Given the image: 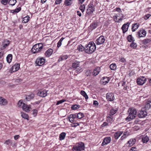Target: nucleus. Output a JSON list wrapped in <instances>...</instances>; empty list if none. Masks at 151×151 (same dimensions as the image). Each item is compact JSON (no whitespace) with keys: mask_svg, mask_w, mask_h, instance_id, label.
Returning a JSON list of instances; mask_svg holds the SVG:
<instances>
[{"mask_svg":"<svg viewBox=\"0 0 151 151\" xmlns=\"http://www.w3.org/2000/svg\"><path fill=\"white\" fill-rule=\"evenodd\" d=\"M147 115V112L145 110H141L138 114V116L140 118H143L145 117Z\"/></svg>","mask_w":151,"mask_h":151,"instance_id":"nucleus-11","label":"nucleus"},{"mask_svg":"<svg viewBox=\"0 0 151 151\" xmlns=\"http://www.w3.org/2000/svg\"><path fill=\"white\" fill-rule=\"evenodd\" d=\"M116 111L117 110L114 109H112L110 110V115H113L116 113Z\"/></svg>","mask_w":151,"mask_h":151,"instance_id":"nucleus-49","label":"nucleus"},{"mask_svg":"<svg viewBox=\"0 0 151 151\" xmlns=\"http://www.w3.org/2000/svg\"><path fill=\"white\" fill-rule=\"evenodd\" d=\"M133 38L132 37V35H129L127 37V39L128 40V42H134V40L133 39Z\"/></svg>","mask_w":151,"mask_h":151,"instance_id":"nucleus-31","label":"nucleus"},{"mask_svg":"<svg viewBox=\"0 0 151 151\" xmlns=\"http://www.w3.org/2000/svg\"><path fill=\"white\" fill-rule=\"evenodd\" d=\"M122 133V131H118L116 132L114 134V138L116 139H117Z\"/></svg>","mask_w":151,"mask_h":151,"instance_id":"nucleus-20","label":"nucleus"},{"mask_svg":"<svg viewBox=\"0 0 151 151\" xmlns=\"http://www.w3.org/2000/svg\"><path fill=\"white\" fill-rule=\"evenodd\" d=\"M22 80L21 79H18L16 80L15 82L16 83H19L22 82Z\"/></svg>","mask_w":151,"mask_h":151,"instance_id":"nucleus-61","label":"nucleus"},{"mask_svg":"<svg viewBox=\"0 0 151 151\" xmlns=\"http://www.w3.org/2000/svg\"><path fill=\"white\" fill-rule=\"evenodd\" d=\"M85 6L84 4H81L80 5L79 9L82 12H83L85 10Z\"/></svg>","mask_w":151,"mask_h":151,"instance_id":"nucleus-47","label":"nucleus"},{"mask_svg":"<svg viewBox=\"0 0 151 151\" xmlns=\"http://www.w3.org/2000/svg\"><path fill=\"white\" fill-rule=\"evenodd\" d=\"M110 80V78L109 77H104L103 80V83L105 85L108 83Z\"/></svg>","mask_w":151,"mask_h":151,"instance_id":"nucleus-26","label":"nucleus"},{"mask_svg":"<svg viewBox=\"0 0 151 151\" xmlns=\"http://www.w3.org/2000/svg\"><path fill=\"white\" fill-rule=\"evenodd\" d=\"M84 116V114L83 113L79 112L78 114H77V118L78 119H81Z\"/></svg>","mask_w":151,"mask_h":151,"instance_id":"nucleus-44","label":"nucleus"},{"mask_svg":"<svg viewBox=\"0 0 151 151\" xmlns=\"http://www.w3.org/2000/svg\"><path fill=\"white\" fill-rule=\"evenodd\" d=\"M23 103L22 100H19L17 104L18 106L19 107L22 104H23Z\"/></svg>","mask_w":151,"mask_h":151,"instance_id":"nucleus-57","label":"nucleus"},{"mask_svg":"<svg viewBox=\"0 0 151 151\" xmlns=\"http://www.w3.org/2000/svg\"><path fill=\"white\" fill-rule=\"evenodd\" d=\"M135 139H131L128 141L127 144H129V146H131L135 144Z\"/></svg>","mask_w":151,"mask_h":151,"instance_id":"nucleus-23","label":"nucleus"},{"mask_svg":"<svg viewBox=\"0 0 151 151\" xmlns=\"http://www.w3.org/2000/svg\"><path fill=\"white\" fill-rule=\"evenodd\" d=\"M85 46L84 47L81 45H79L77 49L80 51H82L83 50L85 51Z\"/></svg>","mask_w":151,"mask_h":151,"instance_id":"nucleus-33","label":"nucleus"},{"mask_svg":"<svg viewBox=\"0 0 151 151\" xmlns=\"http://www.w3.org/2000/svg\"><path fill=\"white\" fill-rule=\"evenodd\" d=\"M21 116L23 118L27 119V120L28 119L29 117L27 114L23 112H21Z\"/></svg>","mask_w":151,"mask_h":151,"instance_id":"nucleus-36","label":"nucleus"},{"mask_svg":"<svg viewBox=\"0 0 151 151\" xmlns=\"http://www.w3.org/2000/svg\"><path fill=\"white\" fill-rule=\"evenodd\" d=\"M42 44L39 43L35 45L32 47L31 50L33 53H35L40 51L43 48Z\"/></svg>","mask_w":151,"mask_h":151,"instance_id":"nucleus-4","label":"nucleus"},{"mask_svg":"<svg viewBox=\"0 0 151 151\" xmlns=\"http://www.w3.org/2000/svg\"><path fill=\"white\" fill-rule=\"evenodd\" d=\"M80 62L77 60L74 61L72 64V68H77L80 65Z\"/></svg>","mask_w":151,"mask_h":151,"instance_id":"nucleus-18","label":"nucleus"},{"mask_svg":"<svg viewBox=\"0 0 151 151\" xmlns=\"http://www.w3.org/2000/svg\"><path fill=\"white\" fill-rule=\"evenodd\" d=\"M9 41L6 40H5L3 43V47L4 48H5L7 46L9 45Z\"/></svg>","mask_w":151,"mask_h":151,"instance_id":"nucleus-30","label":"nucleus"},{"mask_svg":"<svg viewBox=\"0 0 151 151\" xmlns=\"http://www.w3.org/2000/svg\"><path fill=\"white\" fill-rule=\"evenodd\" d=\"M32 111V114L34 115V116H35L37 115L38 112L37 110L36 109H34Z\"/></svg>","mask_w":151,"mask_h":151,"instance_id":"nucleus-51","label":"nucleus"},{"mask_svg":"<svg viewBox=\"0 0 151 151\" xmlns=\"http://www.w3.org/2000/svg\"><path fill=\"white\" fill-rule=\"evenodd\" d=\"M100 70V68L97 67L94 69L93 72V76H96L99 73Z\"/></svg>","mask_w":151,"mask_h":151,"instance_id":"nucleus-17","label":"nucleus"},{"mask_svg":"<svg viewBox=\"0 0 151 151\" xmlns=\"http://www.w3.org/2000/svg\"><path fill=\"white\" fill-rule=\"evenodd\" d=\"M94 11V9H91L89 8H88L86 11V13L88 14H92Z\"/></svg>","mask_w":151,"mask_h":151,"instance_id":"nucleus-43","label":"nucleus"},{"mask_svg":"<svg viewBox=\"0 0 151 151\" xmlns=\"http://www.w3.org/2000/svg\"><path fill=\"white\" fill-rule=\"evenodd\" d=\"M129 24L130 23L128 22L126 23H125L123 25L121 29L122 30L123 33H125L127 31Z\"/></svg>","mask_w":151,"mask_h":151,"instance_id":"nucleus-10","label":"nucleus"},{"mask_svg":"<svg viewBox=\"0 0 151 151\" xmlns=\"http://www.w3.org/2000/svg\"><path fill=\"white\" fill-rule=\"evenodd\" d=\"M19 68V64H15L13 65L12 67V70H14H14H13V71L15 72L17 70H18Z\"/></svg>","mask_w":151,"mask_h":151,"instance_id":"nucleus-27","label":"nucleus"},{"mask_svg":"<svg viewBox=\"0 0 151 151\" xmlns=\"http://www.w3.org/2000/svg\"><path fill=\"white\" fill-rule=\"evenodd\" d=\"M72 0H65L64 2V4L66 6H69L70 5L72 4L71 2Z\"/></svg>","mask_w":151,"mask_h":151,"instance_id":"nucleus-38","label":"nucleus"},{"mask_svg":"<svg viewBox=\"0 0 151 151\" xmlns=\"http://www.w3.org/2000/svg\"><path fill=\"white\" fill-rule=\"evenodd\" d=\"M129 116L126 118V120L130 121L134 119L137 115V111L136 109L133 108H130L128 111Z\"/></svg>","mask_w":151,"mask_h":151,"instance_id":"nucleus-2","label":"nucleus"},{"mask_svg":"<svg viewBox=\"0 0 151 151\" xmlns=\"http://www.w3.org/2000/svg\"><path fill=\"white\" fill-rule=\"evenodd\" d=\"M97 23L93 22L90 25L91 28L92 29H94L97 27Z\"/></svg>","mask_w":151,"mask_h":151,"instance_id":"nucleus-37","label":"nucleus"},{"mask_svg":"<svg viewBox=\"0 0 151 151\" xmlns=\"http://www.w3.org/2000/svg\"><path fill=\"white\" fill-rule=\"evenodd\" d=\"M151 16V15H150V14H146V15H145L144 16V18L145 20H147V19L149 18V17Z\"/></svg>","mask_w":151,"mask_h":151,"instance_id":"nucleus-54","label":"nucleus"},{"mask_svg":"<svg viewBox=\"0 0 151 151\" xmlns=\"http://www.w3.org/2000/svg\"><path fill=\"white\" fill-rule=\"evenodd\" d=\"M68 57V56L67 55H63V56H61L60 57L59 59L58 60V62H60L62 60H66L67 59Z\"/></svg>","mask_w":151,"mask_h":151,"instance_id":"nucleus-29","label":"nucleus"},{"mask_svg":"<svg viewBox=\"0 0 151 151\" xmlns=\"http://www.w3.org/2000/svg\"><path fill=\"white\" fill-rule=\"evenodd\" d=\"M22 108L23 110L27 112L29 111L30 110V109H31L30 105L28 106L24 103L23 104Z\"/></svg>","mask_w":151,"mask_h":151,"instance_id":"nucleus-12","label":"nucleus"},{"mask_svg":"<svg viewBox=\"0 0 151 151\" xmlns=\"http://www.w3.org/2000/svg\"><path fill=\"white\" fill-rule=\"evenodd\" d=\"M146 79L144 77H142L137 79V83L138 85H142L145 83Z\"/></svg>","mask_w":151,"mask_h":151,"instance_id":"nucleus-8","label":"nucleus"},{"mask_svg":"<svg viewBox=\"0 0 151 151\" xmlns=\"http://www.w3.org/2000/svg\"><path fill=\"white\" fill-rule=\"evenodd\" d=\"M47 91L46 90L40 91L37 93V95L40 97H44L47 96Z\"/></svg>","mask_w":151,"mask_h":151,"instance_id":"nucleus-13","label":"nucleus"},{"mask_svg":"<svg viewBox=\"0 0 151 151\" xmlns=\"http://www.w3.org/2000/svg\"><path fill=\"white\" fill-rule=\"evenodd\" d=\"M91 73V71L90 70H87L85 73V75L87 76H89Z\"/></svg>","mask_w":151,"mask_h":151,"instance_id":"nucleus-53","label":"nucleus"},{"mask_svg":"<svg viewBox=\"0 0 151 151\" xmlns=\"http://www.w3.org/2000/svg\"><path fill=\"white\" fill-rule=\"evenodd\" d=\"M66 135V133L63 132L61 133L59 135V139L60 140H63Z\"/></svg>","mask_w":151,"mask_h":151,"instance_id":"nucleus-34","label":"nucleus"},{"mask_svg":"<svg viewBox=\"0 0 151 151\" xmlns=\"http://www.w3.org/2000/svg\"><path fill=\"white\" fill-rule=\"evenodd\" d=\"M79 125L78 123H73L71 124V126L73 127H76Z\"/></svg>","mask_w":151,"mask_h":151,"instance_id":"nucleus-56","label":"nucleus"},{"mask_svg":"<svg viewBox=\"0 0 151 151\" xmlns=\"http://www.w3.org/2000/svg\"><path fill=\"white\" fill-rule=\"evenodd\" d=\"M65 101H66V100H65L63 99L58 101H57V103L56 104V105H58L59 104H62Z\"/></svg>","mask_w":151,"mask_h":151,"instance_id":"nucleus-50","label":"nucleus"},{"mask_svg":"<svg viewBox=\"0 0 151 151\" xmlns=\"http://www.w3.org/2000/svg\"><path fill=\"white\" fill-rule=\"evenodd\" d=\"M151 41V39H146L142 41V43L144 44H146L150 42Z\"/></svg>","mask_w":151,"mask_h":151,"instance_id":"nucleus-39","label":"nucleus"},{"mask_svg":"<svg viewBox=\"0 0 151 151\" xmlns=\"http://www.w3.org/2000/svg\"><path fill=\"white\" fill-rule=\"evenodd\" d=\"M106 99L108 101H112L114 99V93H108L106 95Z\"/></svg>","mask_w":151,"mask_h":151,"instance_id":"nucleus-6","label":"nucleus"},{"mask_svg":"<svg viewBox=\"0 0 151 151\" xmlns=\"http://www.w3.org/2000/svg\"><path fill=\"white\" fill-rule=\"evenodd\" d=\"M12 58V54H9L6 57V60L8 63H10L11 62Z\"/></svg>","mask_w":151,"mask_h":151,"instance_id":"nucleus-28","label":"nucleus"},{"mask_svg":"<svg viewBox=\"0 0 151 151\" xmlns=\"http://www.w3.org/2000/svg\"><path fill=\"white\" fill-rule=\"evenodd\" d=\"M17 1L16 0H10L8 4L12 6H14L16 3Z\"/></svg>","mask_w":151,"mask_h":151,"instance_id":"nucleus-40","label":"nucleus"},{"mask_svg":"<svg viewBox=\"0 0 151 151\" xmlns=\"http://www.w3.org/2000/svg\"><path fill=\"white\" fill-rule=\"evenodd\" d=\"M136 148L135 147H132L130 150L129 151H137Z\"/></svg>","mask_w":151,"mask_h":151,"instance_id":"nucleus-62","label":"nucleus"},{"mask_svg":"<svg viewBox=\"0 0 151 151\" xmlns=\"http://www.w3.org/2000/svg\"><path fill=\"white\" fill-rule=\"evenodd\" d=\"M120 61L122 62H126V60L124 58H121L120 60Z\"/></svg>","mask_w":151,"mask_h":151,"instance_id":"nucleus-63","label":"nucleus"},{"mask_svg":"<svg viewBox=\"0 0 151 151\" xmlns=\"http://www.w3.org/2000/svg\"><path fill=\"white\" fill-rule=\"evenodd\" d=\"M130 46L131 47L134 49L137 47V45L136 43L133 42L131 43Z\"/></svg>","mask_w":151,"mask_h":151,"instance_id":"nucleus-48","label":"nucleus"},{"mask_svg":"<svg viewBox=\"0 0 151 151\" xmlns=\"http://www.w3.org/2000/svg\"><path fill=\"white\" fill-rule=\"evenodd\" d=\"M80 93L82 95L85 97L86 99L87 100L88 99V96L85 91H81Z\"/></svg>","mask_w":151,"mask_h":151,"instance_id":"nucleus-35","label":"nucleus"},{"mask_svg":"<svg viewBox=\"0 0 151 151\" xmlns=\"http://www.w3.org/2000/svg\"><path fill=\"white\" fill-rule=\"evenodd\" d=\"M108 125V124L106 122H104L103 123V124L101 125V126L102 127H105L106 126H107Z\"/></svg>","mask_w":151,"mask_h":151,"instance_id":"nucleus-64","label":"nucleus"},{"mask_svg":"<svg viewBox=\"0 0 151 151\" xmlns=\"http://www.w3.org/2000/svg\"><path fill=\"white\" fill-rule=\"evenodd\" d=\"M105 38L104 36H101L96 41L95 43L97 45H100L104 43Z\"/></svg>","mask_w":151,"mask_h":151,"instance_id":"nucleus-7","label":"nucleus"},{"mask_svg":"<svg viewBox=\"0 0 151 151\" xmlns=\"http://www.w3.org/2000/svg\"><path fill=\"white\" fill-rule=\"evenodd\" d=\"M64 39V38L62 37L60 40H59V41L58 42V43H57V47L58 48H59L60 47L62 44V41L63 40V39Z\"/></svg>","mask_w":151,"mask_h":151,"instance_id":"nucleus-45","label":"nucleus"},{"mask_svg":"<svg viewBox=\"0 0 151 151\" xmlns=\"http://www.w3.org/2000/svg\"><path fill=\"white\" fill-rule=\"evenodd\" d=\"M64 50L65 51L68 52L71 51L72 48H71L70 45H67L64 47Z\"/></svg>","mask_w":151,"mask_h":151,"instance_id":"nucleus-21","label":"nucleus"},{"mask_svg":"<svg viewBox=\"0 0 151 151\" xmlns=\"http://www.w3.org/2000/svg\"><path fill=\"white\" fill-rule=\"evenodd\" d=\"M45 60L43 58H39L36 60L35 64L36 65H42L45 63Z\"/></svg>","mask_w":151,"mask_h":151,"instance_id":"nucleus-5","label":"nucleus"},{"mask_svg":"<svg viewBox=\"0 0 151 151\" xmlns=\"http://www.w3.org/2000/svg\"><path fill=\"white\" fill-rule=\"evenodd\" d=\"M4 144L6 145L10 144L12 147L14 145V143H13L12 141L9 139L6 140L4 142Z\"/></svg>","mask_w":151,"mask_h":151,"instance_id":"nucleus-25","label":"nucleus"},{"mask_svg":"<svg viewBox=\"0 0 151 151\" xmlns=\"http://www.w3.org/2000/svg\"><path fill=\"white\" fill-rule=\"evenodd\" d=\"M139 26V25L137 23L132 24V32L135 31L138 29Z\"/></svg>","mask_w":151,"mask_h":151,"instance_id":"nucleus-24","label":"nucleus"},{"mask_svg":"<svg viewBox=\"0 0 151 151\" xmlns=\"http://www.w3.org/2000/svg\"><path fill=\"white\" fill-rule=\"evenodd\" d=\"M96 49V45L93 42H91L85 45V52L87 53L91 54Z\"/></svg>","mask_w":151,"mask_h":151,"instance_id":"nucleus-1","label":"nucleus"},{"mask_svg":"<svg viewBox=\"0 0 151 151\" xmlns=\"http://www.w3.org/2000/svg\"><path fill=\"white\" fill-rule=\"evenodd\" d=\"M21 9V7H18L15 10H13L12 11H14V12H15L16 13H17L19 12Z\"/></svg>","mask_w":151,"mask_h":151,"instance_id":"nucleus-52","label":"nucleus"},{"mask_svg":"<svg viewBox=\"0 0 151 151\" xmlns=\"http://www.w3.org/2000/svg\"><path fill=\"white\" fill-rule=\"evenodd\" d=\"M149 140V137L147 135L142 138V141L144 143H146Z\"/></svg>","mask_w":151,"mask_h":151,"instance_id":"nucleus-32","label":"nucleus"},{"mask_svg":"<svg viewBox=\"0 0 151 151\" xmlns=\"http://www.w3.org/2000/svg\"><path fill=\"white\" fill-rule=\"evenodd\" d=\"M53 52V50L52 49H49L45 52V55L46 57H49L52 55Z\"/></svg>","mask_w":151,"mask_h":151,"instance_id":"nucleus-19","label":"nucleus"},{"mask_svg":"<svg viewBox=\"0 0 151 151\" xmlns=\"http://www.w3.org/2000/svg\"><path fill=\"white\" fill-rule=\"evenodd\" d=\"M146 31L143 29L140 30L137 32V36L139 38L145 36L146 35Z\"/></svg>","mask_w":151,"mask_h":151,"instance_id":"nucleus-9","label":"nucleus"},{"mask_svg":"<svg viewBox=\"0 0 151 151\" xmlns=\"http://www.w3.org/2000/svg\"><path fill=\"white\" fill-rule=\"evenodd\" d=\"M88 8L90 9H94V8L93 4H89L88 5Z\"/></svg>","mask_w":151,"mask_h":151,"instance_id":"nucleus-58","label":"nucleus"},{"mask_svg":"<svg viewBox=\"0 0 151 151\" xmlns=\"http://www.w3.org/2000/svg\"><path fill=\"white\" fill-rule=\"evenodd\" d=\"M30 17L28 16H27L23 18V21L24 23L27 22L29 20Z\"/></svg>","mask_w":151,"mask_h":151,"instance_id":"nucleus-42","label":"nucleus"},{"mask_svg":"<svg viewBox=\"0 0 151 151\" xmlns=\"http://www.w3.org/2000/svg\"><path fill=\"white\" fill-rule=\"evenodd\" d=\"M109 67L111 70H113L116 69V66L115 64L113 63L110 65Z\"/></svg>","mask_w":151,"mask_h":151,"instance_id":"nucleus-46","label":"nucleus"},{"mask_svg":"<svg viewBox=\"0 0 151 151\" xmlns=\"http://www.w3.org/2000/svg\"><path fill=\"white\" fill-rule=\"evenodd\" d=\"M151 107V99H148L146 102L145 108L146 110H148Z\"/></svg>","mask_w":151,"mask_h":151,"instance_id":"nucleus-14","label":"nucleus"},{"mask_svg":"<svg viewBox=\"0 0 151 151\" xmlns=\"http://www.w3.org/2000/svg\"><path fill=\"white\" fill-rule=\"evenodd\" d=\"M8 0H1V3L4 5H5L7 4Z\"/></svg>","mask_w":151,"mask_h":151,"instance_id":"nucleus-55","label":"nucleus"},{"mask_svg":"<svg viewBox=\"0 0 151 151\" xmlns=\"http://www.w3.org/2000/svg\"><path fill=\"white\" fill-rule=\"evenodd\" d=\"M80 107V106L79 105L75 104L72 105L71 107V108L72 110H75L79 109Z\"/></svg>","mask_w":151,"mask_h":151,"instance_id":"nucleus-41","label":"nucleus"},{"mask_svg":"<svg viewBox=\"0 0 151 151\" xmlns=\"http://www.w3.org/2000/svg\"><path fill=\"white\" fill-rule=\"evenodd\" d=\"M85 146L83 143L82 142L77 143L75 146H73L72 150L73 151H81L84 150Z\"/></svg>","mask_w":151,"mask_h":151,"instance_id":"nucleus-3","label":"nucleus"},{"mask_svg":"<svg viewBox=\"0 0 151 151\" xmlns=\"http://www.w3.org/2000/svg\"><path fill=\"white\" fill-rule=\"evenodd\" d=\"M111 141V138L110 137H107L105 138L102 143V146H103L105 145H107L110 143Z\"/></svg>","mask_w":151,"mask_h":151,"instance_id":"nucleus-15","label":"nucleus"},{"mask_svg":"<svg viewBox=\"0 0 151 151\" xmlns=\"http://www.w3.org/2000/svg\"><path fill=\"white\" fill-rule=\"evenodd\" d=\"M34 97V94L32 93L29 95L26 96L25 99L27 101H29L31 99H32Z\"/></svg>","mask_w":151,"mask_h":151,"instance_id":"nucleus-22","label":"nucleus"},{"mask_svg":"<svg viewBox=\"0 0 151 151\" xmlns=\"http://www.w3.org/2000/svg\"><path fill=\"white\" fill-rule=\"evenodd\" d=\"M7 104V100L2 97H0V105L1 106H5Z\"/></svg>","mask_w":151,"mask_h":151,"instance_id":"nucleus-16","label":"nucleus"},{"mask_svg":"<svg viewBox=\"0 0 151 151\" xmlns=\"http://www.w3.org/2000/svg\"><path fill=\"white\" fill-rule=\"evenodd\" d=\"M72 119H76L77 118V114H72Z\"/></svg>","mask_w":151,"mask_h":151,"instance_id":"nucleus-59","label":"nucleus"},{"mask_svg":"<svg viewBox=\"0 0 151 151\" xmlns=\"http://www.w3.org/2000/svg\"><path fill=\"white\" fill-rule=\"evenodd\" d=\"M62 0H56L55 2V3L56 4H60Z\"/></svg>","mask_w":151,"mask_h":151,"instance_id":"nucleus-60","label":"nucleus"}]
</instances>
